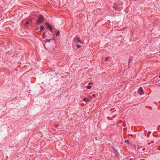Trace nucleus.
<instances>
[{
    "mask_svg": "<svg viewBox=\"0 0 160 160\" xmlns=\"http://www.w3.org/2000/svg\"><path fill=\"white\" fill-rule=\"evenodd\" d=\"M113 8L116 10L120 11L122 8V3L120 2L115 4L113 6Z\"/></svg>",
    "mask_w": 160,
    "mask_h": 160,
    "instance_id": "nucleus-1",
    "label": "nucleus"
},
{
    "mask_svg": "<svg viewBox=\"0 0 160 160\" xmlns=\"http://www.w3.org/2000/svg\"><path fill=\"white\" fill-rule=\"evenodd\" d=\"M44 21V18L43 16L40 14L39 15L38 19L36 20V23L37 24H41Z\"/></svg>",
    "mask_w": 160,
    "mask_h": 160,
    "instance_id": "nucleus-2",
    "label": "nucleus"
},
{
    "mask_svg": "<svg viewBox=\"0 0 160 160\" xmlns=\"http://www.w3.org/2000/svg\"><path fill=\"white\" fill-rule=\"evenodd\" d=\"M138 93L141 95H142L144 93V91L142 87L139 88L138 90Z\"/></svg>",
    "mask_w": 160,
    "mask_h": 160,
    "instance_id": "nucleus-3",
    "label": "nucleus"
},
{
    "mask_svg": "<svg viewBox=\"0 0 160 160\" xmlns=\"http://www.w3.org/2000/svg\"><path fill=\"white\" fill-rule=\"evenodd\" d=\"M73 41L76 42H79L80 43H82V42L80 40L79 37H76L73 39Z\"/></svg>",
    "mask_w": 160,
    "mask_h": 160,
    "instance_id": "nucleus-4",
    "label": "nucleus"
},
{
    "mask_svg": "<svg viewBox=\"0 0 160 160\" xmlns=\"http://www.w3.org/2000/svg\"><path fill=\"white\" fill-rule=\"evenodd\" d=\"M46 24L48 27V28L49 29L50 31L52 32V26L50 24H49L47 22L46 23Z\"/></svg>",
    "mask_w": 160,
    "mask_h": 160,
    "instance_id": "nucleus-5",
    "label": "nucleus"
},
{
    "mask_svg": "<svg viewBox=\"0 0 160 160\" xmlns=\"http://www.w3.org/2000/svg\"><path fill=\"white\" fill-rule=\"evenodd\" d=\"M60 33V32L59 30H57L56 32L55 35L56 37L58 36Z\"/></svg>",
    "mask_w": 160,
    "mask_h": 160,
    "instance_id": "nucleus-6",
    "label": "nucleus"
},
{
    "mask_svg": "<svg viewBox=\"0 0 160 160\" xmlns=\"http://www.w3.org/2000/svg\"><path fill=\"white\" fill-rule=\"evenodd\" d=\"M44 30V28L43 25H42L40 27V31L41 32Z\"/></svg>",
    "mask_w": 160,
    "mask_h": 160,
    "instance_id": "nucleus-7",
    "label": "nucleus"
},
{
    "mask_svg": "<svg viewBox=\"0 0 160 160\" xmlns=\"http://www.w3.org/2000/svg\"><path fill=\"white\" fill-rule=\"evenodd\" d=\"M113 150L114 153L115 154V155L117 156V157H118V155H119V154L118 153V152L115 149H114Z\"/></svg>",
    "mask_w": 160,
    "mask_h": 160,
    "instance_id": "nucleus-8",
    "label": "nucleus"
},
{
    "mask_svg": "<svg viewBox=\"0 0 160 160\" xmlns=\"http://www.w3.org/2000/svg\"><path fill=\"white\" fill-rule=\"evenodd\" d=\"M83 100L84 101H85L86 102H87L88 101H90L89 99L87 98H84L83 99Z\"/></svg>",
    "mask_w": 160,
    "mask_h": 160,
    "instance_id": "nucleus-9",
    "label": "nucleus"
},
{
    "mask_svg": "<svg viewBox=\"0 0 160 160\" xmlns=\"http://www.w3.org/2000/svg\"><path fill=\"white\" fill-rule=\"evenodd\" d=\"M32 22V20L31 19H30L28 21H26L25 22V24L26 25H28V24L29 23V22Z\"/></svg>",
    "mask_w": 160,
    "mask_h": 160,
    "instance_id": "nucleus-10",
    "label": "nucleus"
},
{
    "mask_svg": "<svg viewBox=\"0 0 160 160\" xmlns=\"http://www.w3.org/2000/svg\"><path fill=\"white\" fill-rule=\"evenodd\" d=\"M125 142L128 143V144H129V140H125Z\"/></svg>",
    "mask_w": 160,
    "mask_h": 160,
    "instance_id": "nucleus-11",
    "label": "nucleus"
},
{
    "mask_svg": "<svg viewBox=\"0 0 160 160\" xmlns=\"http://www.w3.org/2000/svg\"><path fill=\"white\" fill-rule=\"evenodd\" d=\"M54 39H49L48 40V42H50L51 41H52Z\"/></svg>",
    "mask_w": 160,
    "mask_h": 160,
    "instance_id": "nucleus-12",
    "label": "nucleus"
},
{
    "mask_svg": "<svg viewBox=\"0 0 160 160\" xmlns=\"http://www.w3.org/2000/svg\"><path fill=\"white\" fill-rule=\"evenodd\" d=\"M87 88L90 89L91 88V87L90 85H88L87 86Z\"/></svg>",
    "mask_w": 160,
    "mask_h": 160,
    "instance_id": "nucleus-13",
    "label": "nucleus"
},
{
    "mask_svg": "<svg viewBox=\"0 0 160 160\" xmlns=\"http://www.w3.org/2000/svg\"><path fill=\"white\" fill-rule=\"evenodd\" d=\"M76 47L78 48L81 47V46L78 44L77 45H76Z\"/></svg>",
    "mask_w": 160,
    "mask_h": 160,
    "instance_id": "nucleus-14",
    "label": "nucleus"
},
{
    "mask_svg": "<svg viewBox=\"0 0 160 160\" xmlns=\"http://www.w3.org/2000/svg\"><path fill=\"white\" fill-rule=\"evenodd\" d=\"M109 57L106 58L105 59V61H107L108 60H109Z\"/></svg>",
    "mask_w": 160,
    "mask_h": 160,
    "instance_id": "nucleus-15",
    "label": "nucleus"
},
{
    "mask_svg": "<svg viewBox=\"0 0 160 160\" xmlns=\"http://www.w3.org/2000/svg\"><path fill=\"white\" fill-rule=\"evenodd\" d=\"M158 83L159 85V86H160V80L158 81Z\"/></svg>",
    "mask_w": 160,
    "mask_h": 160,
    "instance_id": "nucleus-16",
    "label": "nucleus"
},
{
    "mask_svg": "<svg viewBox=\"0 0 160 160\" xmlns=\"http://www.w3.org/2000/svg\"><path fill=\"white\" fill-rule=\"evenodd\" d=\"M154 141H152L150 143H148V144L149 145L151 143H153L154 142Z\"/></svg>",
    "mask_w": 160,
    "mask_h": 160,
    "instance_id": "nucleus-17",
    "label": "nucleus"
},
{
    "mask_svg": "<svg viewBox=\"0 0 160 160\" xmlns=\"http://www.w3.org/2000/svg\"><path fill=\"white\" fill-rule=\"evenodd\" d=\"M56 127H57L59 126L58 125H54Z\"/></svg>",
    "mask_w": 160,
    "mask_h": 160,
    "instance_id": "nucleus-18",
    "label": "nucleus"
},
{
    "mask_svg": "<svg viewBox=\"0 0 160 160\" xmlns=\"http://www.w3.org/2000/svg\"><path fill=\"white\" fill-rule=\"evenodd\" d=\"M92 96H95V95L94 94H92Z\"/></svg>",
    "mask_w": 160,
    "mask_h": 160,
    "instance_id": "nucleus-19",
    "label": "nucleus"
},
{
    "mask_svg": "<svg viewBox=\"0 0 160 160\" xmlns=\"http://www.w3.org/2000/svg\"><path fill=\"white\" fill-rule=\"evenodd\" d=\"M91 84V82H89V85H90Z\"/></svg>",
    "mask_w": 160,
    "mask_h": 160,
    "instance_id": "nucleus-20",
    "label": "nucleus"
},
{
    "mask_svg": "<svg viewBox=\"0 0 160 160\" xmlns=\"http://www.w3.org/2000/svg\"><path fill=\"white\" fill-rule=\"evenodd\" d=\"M114 109V108H112V109H111L110 110V111H112V109Z\"/></svg>",
    "mask_w": 160,
    "mask_h": 160,
    "instance_id": "nucleus-21",
    "label": "nucleus"
},
{
    "mask_svg": "<svg viewBox=\"0 0 160 160\" xmlns=\"http://www.w3.org/2000/svg\"><path fill=\"white\" fill-rule=\"evenodd\" d=\"M159 75H160V73L159 74ZM159 78H160V76L159 77Z\"/></svg>",
    "mask_w": 160,
    "mask_h": 160,
    "instance_id": "nucleus-22",
    "label": "nucleus"
},
{
    "mask_svg": "<svg viewBox=\"0 0 160 160\" xmlns=\"http://www.w3.org/2000/svg\"><path fill=\"white\" fill-rule=\"evenodd\" d=\"M90 98H92V97L91 96H90Z\"/></svg>",
    "mask_w": 160,
    "mask_h": 160,
    "instance_id": "nucleus-23",
    "label": "nucleus"
}]
</instances>
